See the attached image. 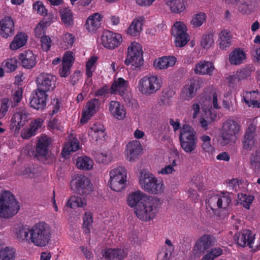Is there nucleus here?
<instances>
[{
  "label": "nucleus",
  "mask_w": 260,
  "mask_h": 260,
  "mask_svg": "<svg viewBox=\"0 0 260 260\" xmlns=\"http://www.w3.org/2000/svg\"><path fill=\"white\" fill-rule=\"evenodd\" d=\"M51 235L50 226L44 222H39L31 226V243L37 246H46L50 242Z\"/></svg>",
  "instance_id": "obj_1"
},
{
  "label": "nucleus",
  "mask_w": 260,
  "mask_h": 260,
  "mask_svg": "<svg viewBox=\"0 0 260 260\" xmlns=\"http://www.w3.org/2000/svg\"><path fill=\"white\" fill-rule=\"evenodd\" d=\"M159 201L156 198L148 197L135 208V213L142 220L148 221L153 218L157 212Z\"/></svg>",
  "instance_id": "obj_2"
},
{
  "label": "nucleus",
  "mask_w": 260,
  "mask_h": 260,
  "mask_svg": "<svg viewBox=\"0 0 260 260\" xmlns=\"http://www.w3.org/2000/svg\"><path fill=\"white\" fill-rule=\"evenodd\" d=\"M179 140L181 148L186 153H192L197 148L198 137L194 129L188 124H183L180 130Z\"/></svg>",
  "instance_id": "obj_3"
},
{
  "label": "nucleus",
  "mask_w": 260,
  "mask_h": 260,
  "mask_svg": "<svg viewBox=\"0 0 260 260\" xmlns=\"http://www.w3.org/2000/svg\"><path fill=\"white\" fill-rule=\"evenodd\" d=\"M240 126L233 120L225 121L219 136L218 142L221 146H224L231 143H235L238 139Z\"/></svg>",
  "instance_id": "obj_4"
},
{
  "label": "nucleus",
  "mask_w": 260,
  "mask_h": 260,
  "mask_svg": "<svg viewBox=\"0 0 260 260\" xmlns=\"http://www.w3.org/2000/svg\"><path fill=\"white\" fill-rule=\"evenodd\" d=\"M19 210L18 203L11 192L5 191L0 194V217L9 218Z\"/></svg>",
  "instance_id": "obj_5"
},
{
  "label": "nucleus",
  "mask_w": 260,
  "mask_h": 260,
  "mask_svg": "<svg viewBox=\"0 0 260 260\" xmlns=\"http://www.w3.org/2000/svg\"><path fill=\"white\" fill-rule=\"evenodd\" d=\"M126 65L131 63L134 69L140 67L143 64V51L141 45L137 42L131 43L128 47L127 57L124 61Z\"/></svg>",
  "instance_id": "obj_6"
},
{
  "label": "nucleus",
  "mask_w": 260,
  "mask_h": 260,
  "mask_svg": "<svg viewBox=\"0 0 260 260\" xmlns=\"http://www.w3.org/2000/svg\"><path fill=\"white\" fill-rule=\"evenodd\" d=\"M140 181L142 188L149 193L157 194L164 191L163 181L158 179L152 174H145L144 178Z\"/></svg>",
  "instance_id": "obj_7"
},
{
  "label": "nucleus",
  "mask_w": 260,
  "mask_h": 260,
  "mask_svg": "<svg viewBox=\"0 0 260 260\" xmlns=\"http://www.w3.org/2000/svg\"><path fill=\"white\" fill-rule=\"evenodd\" d=\"M109 186L116 191H120L125 187L126 171L124 167H119L110 172Z\"/></svg>",
  "instance_id": "obj_8"
},
{
  "label": "nucleus",
  "mask_w": 260,
  "mask_h": 260,
  "mask_svg": "<svg viewBox=\"0 0 260 260\" xmlns=\"http://www.w3.org/2000/svg\"><path fill=\"white\" fill-rule=\"evenodd\" d=\"M161 86V84L158 78L155 76H151L142 78L139 81L138 88L142 94L150 95L155 93Z\"/></svg>",
  "instance_id": "obj_9"
},
{
  "label": "nucleus",
  "mask_w": 260,
  "mask_h": 260,
  "mask_svg": "<svg viewBox=\"0 0 260 260\" xmlns=\"http://www.w3.org/2000/svg\"><path fill=\"white\" fill-rule=\"evenodd\" d=\"M56 77L52 74L42 73L36 79L37 90L45 92L51 91L55 87Z\"/></svg>",
  "instance_id": "obj_10"
},
{
  "label": "nucleus",
  "mask_w": 260,
  "mask_h": 260,
  "mask_svg": "<svg viewBox=\"0 0 260 260\" xmlns=\"http://www.w3.org/2000/svg\"><path fill=\"white\" fill-rule=\"evenodd\" d=\"M216 242L215 238L208 234L201 237L196 242L193 247V253L197 256H200L209 248L214 245Z\"/></svg>",
  "instance_id": "obj_11"
},
{
  "label": "nucleus",
  "mask_w": 260,
  "mask_h": 260,
  "mask_svg": "<svg viewBox=\"0 0 260 260\" xmlns=\"http://www.w3.org/2000/svg\"><path fill=\"white\" fill-rule=\"evenodd\" d=\"M254 239L255 234L249 230H243L241 233L235 235V239L239 246L244 247L247 245L254 251H256L258 247L254 244Z\"/></svg>",
  "instance_id": "obj_12"
},
{
  "label": "nucleus",
  "mask_w": 260,
  "mask_h": 260,
  "mask_svg": "<svg viewBox=\"0 0 260 260\" xmlns=\"http://www.w3.org/2000/svg\"><path fill=\"white\" fill-rule=\"evenodd\" d=\"M72 183L75 185L76 192L81 196H86L92 190L91 182L84 175H77L73 180Z\"/></svg>",
  "instance_id": "obj_13"
},
{
  "label": "nucleus",
  "mask_w": 260,
  "mask_h": 260,
  "mask_svg": "<svg viewBox=\"0 0 260 260\" xmlns=\"http://www.w3.org/2000/svg\"><path fill=\"white\" fill-rule=\"evenodd\" d=\"M231 202L229 193H222V195H215L211 197L208 201L209 206L213 211L217 208H226Z\"/></svg>",
  "instance_id": "obj_14"
},
{
  "label": "nucleus",
  "mask_w": 260,
  "mask_h": 260,
  "mask_svg": "<svg viewBox=\"0 0 260 260\" xmlns=\"http://www.w3.org/2000/svg\"><path fill=\"white\" fill-rule=\"evenodd\" d=\"M143 148L139 141H133L126 145V159L129 161H136L142 154Z\"/></svg>",
  "instance_id": "obj_15"
},
{
  "label": "nucleus",
  "mask_w": 260,
  "mask_h": 260,
  "mask_svg": "<svg viewBox=\"0 0 260 260\" xmlns=\"http://www.w3.org/2000/svg\"><path fill=\"white\" fill-rule=\"evenodd\" d=\"M200 88V81L197 79H191L183 87L181 96L184 101H189L197 93L198 89Z\"/></svg>",
  "instance_id": "obj_16"
},
{
  "label": "nucleus",
  "mask_w": 260,
  "mask_h": 260,
  "mask_svg": "<svg viewBox=\"0 0 260 260\" xmlns=\"http://www.w3.org/2000/svg\"><path fill=\"white\" fill-rule=\"evenodd\" d=\"M103 45L107 48L113 49L122 41L120 34H106L101 37Z\"/></svg>",
  "instance_id": "obj_17"
},
{
  "label": "nucleus",
  "mask_w": 260,
  "mask_h": 260,
  "mask_svg": "<svg viewBox=\"0 0 260 260\" xmlns=\"http://www.w3.org/2000/svg\"><path fill=\"white\" fill-rule=\"evenodd\" d=\"M255 126L250 124L246 131L242 140L243 148L246 150H250L254 146L256 140L255 139Z\"/></svg>",
  "instance_id": "obj_18"
},
{
  "label": "nucleus",
  "mask_w": 260,
  "mask_h": 260,
  "mask_svg": "<svg viewBox=\"0 0 260 260\" xmlns=\"http://www.w3.org/2000/svg\"><path fill=\"white\" fill-rule=\"evenodd\" d=\"M47 97L46 93L36 89L29 104L31 107L36 110H43L46 105Z\"/></svg>",
  "instance_id": "obj_19"
},
{
  "label": "nucleus",
  "mask_w": 260,
  "mask_h": 260,
  "mask_svg": "<svg viewBox=\"0 0 260 260\" xmlns=\"http://www.w3.org/2000/svg\"><path fill=\"white\" fill-rule=\"evenodd\" d=\"M214 69L215 68L212 62L206 60H201L196 64L194 72L197 75H211Z\"/></svg>",
  "instance_id": "obj_20"
},
{
  "label": "nucleus",
  "mask_w": 260,
  "mask_h": 260,
  "mask_svg": "<svg viewBox=\"0 0 260 260\" xmlns=\"http://www.w3.org/2000/svg\"><path fill=\"white\" fill-rule=\"evenodd\" d=\"M19 59L22 66L26 69H31L36 63V57L30 50H27L20 54Z\"/></svg>",
  "instance_id": "obj_21"
},
{
  "label": "nucleus",
  "mask_w": 260,
  "mask_h": 260,
  "mask_svg": "<svg viewBox=\"0 0 260 260\" xmlns=\"http://www.w3.org/2000/svg\"><path fill=\"white\" fill-rule=\"evenodd\" d=\"M103 16L99 13L90 15L86 20L85 26L88 31H95L101 27Z\"/></svg>",
  "instance_id": "obj_22"
},
{
  "label": "nucleus",
  "mask_w": 260,
  "mask_h": 260,
  "mask_svg": "<svg viewBox=\"0 0 260 260\" xmlns=\"http://www.w3.org/2000/svg\"><path fill=\"white\" fill-rule=\"evenodd\" d=\"M88 134L92 138V140H95V141L99 140H104L106 136L105 128L101 123L94 124L89 128Z\"/></svg>",
  "instance_id": "obj_23"
},
{
  "label": "nucleus",
  "mask_w": 260,
  "mask_h": 260,
  "mask_svg": "<svg viewBox=\"0 0 260 260\" xmlns=\"http://www.w3.org/2000/svg\"><path fill=\"white\" fill-rule=\"evenodd\" d=\"M246 54L240 48L234 49L229 54V62L234 65L241 64L246 59Z\"/></svg>",
  "instance_id": "obj_24"
},
{
  "label": "nucleus",
  "mask_w": 260,
  "mask_h": 260,
  "mask_svg": "<svg viewBox=\"0 0 260 260\" xmlns=\"http://www.w3.org/2000/svg\"><path fill=\"white\" fill-rule=\"evenodd\" d=\"M127 253L124 250L120 248H108L103 254L106 259H116L117 260H123L126 257Z\"/></svg>",
  "instance_id": "obj_25"
},
{
  "label": "nucleus",
  "mask_w": 260,
  "mask_h": 260,
  "mask_svg": "<svg viewBox=\"0 0 260 260\" xmlns=\"http://www.w3.org/2000/svg\"><path fill=\"white\" fill-rule=\"evenodd\" d=\"M109 110L112 115L118 119H122L125 116L126 113L123 106L117 101L110 102Z\"/></svg>",
  "instance_id": "obj_26"
},
{
  "label": "nucleus",
  "mask_w": 260,
  "mask_h": 260,
  "mask_svg": "<svg viewBox=\"0 0 260 260\" xmlns=\"http://www.w3.org/2000/svg\"><path fill=\"white\" fill-rule=\"evenodd\" d=\"M176 62V58L174 56H164L158 60L155 59L153 64L156 69L162 70L173 67Z\"/></svg>",
  "instance_id": "obj_27"
},
{
  "label": "nucleus",
  "mask_w": 260,
  "mask_h": 260,
  "mask_svg": "<svg viewBox=\"0 0 260 260\" xmlns=\"http://www.w3.org/2000/svg\"><path fill=\"white\" fill-rule=\"evenodd\" d=\"M31 226L22 225L19 227L16 232V237L20 242L25 241L28 243H31L30 238Z\"/></svg>",
  "instance_id": "obj_28"
},
{
  "label": "nucleus",
  "mask_w": 260,
  "mask_h": 260,
  "mask_svg": "<svg viewBox=\"0 0 260 260\" xmlns=\"http://www.w3.org/2000/svg\"><path fill=\"white\" fill-rule=\"evenodd\" d=\"M49 144V141L46 136L41 137L38 141L36 146V153L35 156H46L48 152V147Z\"/></svg>",
  "instance_id": "obj_29"
},
{
  "label": "nucleus",
  "mask_w": 260,
  "mask_h": 260,
  "mask_svg": "<svg viewBox=\"0 0 260 260\" xmlns=\"http://www.w3.org/2000/svg\"><path fill=\"white\" fill-rule=\"evenodd\" d=\"M42 120L41 119H38L32 122L29 125V127L23 129L21 132V137L23 139H28L32 136L36 134L37 130L41 127Z\"/></svg>",
  "instance_id": "obj_30"
},
{
  "label": "nucleus",
  "mask_w": 260,
  "mask_h": 260,
  "mask_svg": "<svg viewBox=\"0 0 260 260\" xmlns=\"http://www.w3.org/2000/svg\"><path fill=\"white\" fill-rule=\"evenodd\" d=\"M145 198H148V197L145 196L141 191L133 192L130 193L127 198L128 205L132 207H136L139 203L142 202L143 199Z\"/></svg>",
  "instance_id": "obj_31"
},
{
  "label": "nucleus",
  "mask_w": 260,
  "mask_h": 260,
  "mask_svg": "<svg viewBox=\"0 0 260 260\" xmlns=\"http://www.w3.org/2000/svg\"><path fill=\"white\" fill-rule=\"evenodd\" d=\"M26 118V115L23 114L22 112L16 113L11 120V129H14L15 132H18L24 124V122Z\"/></svg>",
  "instance_id": "obj_32"
},
{
  "label": "nucleus",
  "mask_w": 260,
  "mask_h": 260,
  "mask_svg": "<svg viewBox=\"0 0 260 260\" xmlns=\"http://www.w3.org/2000/svg\"><path fill=\"white\" fill-rule=\"evenodd\" d=\"M27 40L26 34H17L10 44V49L15 50L23 47L25 45Z\"/></svg>",
  "instance_id": "obj_33"
},
{
  "label": "nucleus",
  "mask_w": 260,
  "mask_h": 260,
  "mask_svg": "<svg viewBox=\"0 0 260 260\" xmlns=\"http://www.w3.org/2000/svg\"><path fill=\"white\" fill-rule=\"evenodd\" d=\"M217 43L220 49L226 50L232 45V36L230 34H218Z\"/></svg>",
  "instance_id": "obj_34"
},
{
  "label": "nucleus",
  "mask_w": 260,
  "mask_h": 260,
  "mask_svg": "<svg viewBox=\"0 0 260 260\" xmlns=\"http://www.w3.org/2000/svg\"><path fill=\"white\" fill-rule=\"evenodd\" d=\"M127 82L122 78H119L117 80H115L111 87V92L115 93L118 92L122 95L127 87Z\"/></svg>",
  "instance_id": "obj_35"
},
{
  "label": "nucleus",
  "mask_w": 260,
  "mask_h": 260,
  "mask_svg": "<svg viewBox=\"0 0 260 260\" xmlns=\"http://www.w3.org/2000/svg\"><path fill=\"white\" fill-rule=\"evenodd\" d=\"M66 206L71 208L75 207H84L86 206V200L84 198H81L76 196H72L68 200Z\"/></svg>",
  "instance_id": "obj_36"
},
{
  "label": "nucleus",
  "mask_w": 260,
  "mask_h": 260,
  "mask_svg": "<svg viewBox=\"0 0 260 260\" xmlns=\"http://www.w3.org/2000/svg\"><path fill=\"white\" fill-rule=\"evenodd\" d=\"M166 4L170 10L174 13H180L185 9V6L182 0H166Z\"/></svg>",
  "instance_id": "obj_37"
},
{
  "label": "nucleus",
  "mask_w": 260,
  "mask_h": 260,
  "mask_svg": "<svg viewBox=\"0 0 260 260\" xmlns=\"http://www.w3.org/2000/svg\"><path fill=\"white\" fill-rule=\"evenodd\" d=\"M0 30L4 32H13L14 22L10 17H5L0 21Z\"/></svg>",
  "instance_id": "obj_38"
},
{
  "label": "nucleus",
  "mask_w": 260,
  "mask_h": 260,
  "mask_svg": "<svg viewBox=\"0 0 260 260\" xmlns=\"http://www.w3.org/2000/svg\"><path fill=\"white\" fill-rule=\"evenodd\" d=\"M93 161L88 157H79L76 160V166L79 169L89 170L92 168Z\"/></svg>",
  "instance_id": "obj_39"
},
{
  "label": "nucleus",
  "mask_w": 260,
  "mask_h": 260,
  "mask_svg": "<svg viewBox=\"0 0 260 260\" xmlns=\"http://www.w3.org/2000/svg\"><path fill=\"white\" fill-rule=\"evenodd\" d=\"M144 18L139 17L135 18L128 28V32H140L143 30Z\"/></svg>",
  "instance_id": "obj_40"
},
{
  "label": "nucleus",
  "mask_w": 260,
  "mask_h": 260,
  "mask_svg": "<svg viewBox=\"0 0 260 260\" xmlns=\"http://www.w3.org/2000/svg\"><path fill=\"white\" fill-rule=\"evenodd\" d=\"M15 252L9 247L2 248L0 250V260H15Z\"/></svg>",
  "instance_id": "obj_41"
},
{
  "label": "nucleus",
  "mask_w": 260,
  "mask_h": 260,
  "mask_svg": "<svg viewBox=\"0 0 260 260\" xmlns=\"http://www.w3.org/2000/svg\"><path fill=\"white\" fill-rule=\"evenodd\" d=\"M174 36L175 37V45L177 47H184L190 40L188 34H175Z\"/></svg>",
  "instance_id": "obj_42"
},
{
  "label": "nucleus",
  "mask_w": 260,
  "mask_h": 260,
  "mask_svg": "<svg viewBox=\"0 0 260 260\" xmlns=\"http://www.w3.org/2000/svg\"><path fill=\"white\" fill-rule=\"evenodd\" d=\"M61 19L63 23L69 26L73 24V15L71 10L64 8L60 10Z\"/></svg>",
  "instance_id": "obj_43"
},
{
  "label": "nucleus",
  "mask_w": 260,
  "mask_h": 260,
  "mask_svg": "<svg viewBox=\"0 0 260 260\" xmlns=\"http://www.w3.org/2000/svg\"><path fill=\"white\" fill-rule=\"evenodd\" d=\"M75 41V37L73 34H64L62 36V48L64 49L72 47Z\"/></svg>",
  "instance_id": "obj_44"
},
{
  "label": "nucleus",
  "mask_w": 260,
  "mask_h": 260,
  "mask_svg": "<svg viewBox=\"0 0 260 260\" xmlns=\"http://www.w3.org/2000/svg\"><path fill=\"white\" fill-rule=\"evenodd\" d=\"M100 106L99 100L93 99L89 100L86 105V111L90 115H93L99 109Z\"/></svg>",
  "instance_id": "obj_45"
},
{
  "label": "nucleus",
  "mask_w": 260,
  "mask_h": 260,
  "mask_svg": "<svg viewBox=\"0 0 260 260\" xmlns=\"http://www.w3.org/2000/svg\"><path fill=\"white\" fill-rule=\"evenodd\" d=\"M206 18V14L201 12L194 15L190 23L193 27H197L201 26L205 21Z\"/></svg>",
  "instance_id": "obj_46"
},
{
  "label": "nucleus",
  "mask_w": 260,
  "mask_h": 260,
  "mask_svg": "<svg viewBox=\"0 0 260 260\" xmlns=\"http://www.w3.org/2000/svg\"><path fill=\"white\" fill-rule=\"evenodd\" d=\"M214 42L213 34H206L203 35L201 44L203 48L208 49L212 46Z\"/></svg>",
  "instance_id": "obj_47"
},
{
  "label": "nucleus",
  "mask_w": 260,
  "mask_h": 260,
  "mask_svg": "<svg viewBox=\"0 0 260 260\" xmlns=\"http://www.w3.org/2000/svg\"><path fill=\"white\" fill-rule=\"evenodd\" d=\"M254 68L251 64H249L243 68L237 74L239 79H244L250 76L252 72L254 71Z\"/></svg>",
  "instance_id": "obj_48"
},
{
  "label": "nucleus",
  "mask_w": 260,
  "mask_h": 260,
  "mask_svg": "<svg viewBox=\"0 0 260 260\" xmlns=\"http://www.w3.org/2000/svg\"><path fill=\"white\" fill-rule=\"evenodd\" d=\"M92 222V216L90 213H85L83 217V227L84 232L89 234L90 232V228Z\"/></svg>",
  "instance_id": "obj_49"
},
{
  "label": "nucleus",
  "mask_w": 260,
  "mask_h": 260,
  "mask_svg": "<svg viewBox=\"0 0 260 260\" xmlns=\"http://www.w3.org/2000/svg\"><path fill=\"white\" fill-rule=\"evenodd\" d=\"M98 60V57L96 56L91 57L86 62V75L88 77H91L92 75L93 72L94 71V69L93 68V66L96 63Z\"/></svg>",
  "instance_id": "obj_50"
},
{
  "label": "nucleus",
  "mask_w": 260,
  "mask_h": 260,
  "mask_svg": "<svg viewBox=\"0 0 260 260\" xmlns=\"http://www.w3.org/2000/svg\"><path fill=\"white\" fill-rule=\"evenodd\" d=\"M250 164L252 168L257 170L260 168V154L258 151L253 153L250 158Z\"/></svg>",
  "instance_id": "obj_51"
},
{
  "label": "nucleus",
  "mask_w": 260,
  "mask_h": 260,
  "mask_svg": "<svg viewBox=\"0 0 260 260\" xmlns=\"http://www.w3.org/2000/svg\"><path fill=\"white\" fill-rule=\"evenodd\" d=\"M187 30L186 25L181 21L175 22L172 27L173 32H186Z\"/></svg>",
  "instance_id": "obj_52"
},
{
  "label": "nucleus",
  "mask_w": 260,
  "mask_h": 260,
  "mask_svg": "<svg viewBox=\"0 0 260 260\" xmlns=\"http://www.w3.org/2000/svg\"><path fill=\"white\" fill-rule=\"evenodd\" d=\"M41 47L44 51H48L51 45V38L46 35H43L41 38Z\"/></svg>",
  "instance_id": "obj_53"
},
{
  "label": "nucleus",
  "mask_w": 260,
  "mask_h": 260,
  "mask_svg": "<svg viewBox=\"0 0 260 260\" xmlns=\"http://www.w3.org/2000/svg\"><path fill=\"white\" fill-rule=\"evenodd\" d=\"M4 67L7 69L8 72H13L17 67V61L14 58L9 59L5 62Z\"/></svg>",
  "instance_id": "obj_54"
},
{
  "label": "nucleus",
  "mask_w": 260,
  "mask_h": 260,
  "mask_svg": "<svg viewBox=\"0 0 260 260\" xmlns=\"http://www.w3.org/2000/svg\"><path fill=\"white\" fill-rule=\"evenodd\" d=\"M254 197L252 196H247L246 194H242L240 198L241 204L243 205V207L248 209L250 207V205L252 203Z\"/></svg>",
  "instance_id": "obj_55"
},
{
  "label": "nucleus",
  "mask_w": 260,
  "mask_h": 260,
  "mask_svg": "<svg viewBox=\"0 0 260 260\" xmlns=\"http://www.w3.org/2000/svg\"><path fill=\"white\" fill-rule=\"evenodd\" d=\"M20 175L25 176L27 178H33L36 176L37 173L34 168L27 167L22 169Z\"/></svg>",
  "instance_id": "obj_56"
},
{
  "label": "nucleus",
  "mask_w": 260,
  "mask_h": 260,
  "mask_svg": "<svg viewBox=\"0 0 260 260\" xmlns=\"http://www.w3.org/2000/svg\"><path fill=\"white\" fill-rule=\"evenodd\" d=\"M239 10L243 13H246L249 9V6L251 5L250 0H241L239 3Z\"/></svg>",
  "instance_id": "obj_57"
},
{
  "label": "nucleus",
  "mask_w": 260,
  "mask_h": 260,
  "mask_svg": "<svg viewBox=\"0 0 260 260\" xmlns=\"http://www.w3.org/2000/svg\"><path fill=\"white\" fill-rule=\"evenodd\" d=\"M74 61V58L73 56V53L71 51H67L63 57L62 64H65L72 67Z\"/></svg>",
  "instance_id": "obj_58"
},
{
  "label": "nucleus",
  "mask_w": 260,
  "mask_h": 260,
  "mask_svg": "<svg viewBox=\"0 0 260 260\" xmlns=\"http://www.w3.org/2000/svg\"><path fill=\"white\" fill-rule=\"evenodd\" d=\"M33 9L37 11V12L40 15H47V10L45 8L42 2L40 1H37L33 5Z\"/></svg>",
  "instance_id": "obj_59"
},
{
  "label": "nucleus",
  "mask_w": 260,
  "mask_h": 260,
  "mask_svg": "<svg viewBox=\"0 0 260 260\" xmlns=\"http://www.w3.org/2000/svg\"><path fill=\"white\" fill-rule=\"evenodd\" d=\"M9 100L7 98L2 99L1 103V108L0 109V116L3 117L5 116L8 108Z\"/></svg>",
  "instance_id": "obj_60"
},
{
  "label": "nucleus",
  "mask_w": 260,
  "mask_h": 260,
  "mask_svg": "<svg viewBox=\"0 0 260 260\" xmlns=\"http://www.w3.org/2000/svg\"><path fill=\"white\" fill-rule=\"evenodd\" d=\"M61 68L59 69V74L62 77H67L70 74V68L71 67L65 64H62Z\"/></svg>",
  "instance_id": "obj_61"
},
{
  "label": "nucleus",
  "mask_w": 260,
  "mask_h": 260,
  "mask_svg": "<svg viewBox=\"0 0 260 260\" xmlns=\"http://www.w3.org/2000/svg\"><path fill=\"white\" fill-rule=\"evenodd\" d=\"M22 93L19 90H16L15 91L13 95V99L14 100V106H16L18 103H19L21 100Z\"/></svg>",
  "instance_id": "obj_62"
},
{
  "label": "nucleus",
  "mask_w": 260,
  "mask_h": 260,
  "mask_svg": "<svg viewBox=\"0 0 260 260\" xmlns=\"http://www.w3.org/2000/svg\"><path fill=\"white\" fill-rule=\"evenodd\" d=\"M80 72L76 71L71 76V83L73 85H74L78 81H79L80 77Z\"/></svg>",
  "instance_id": "obj_63"
},
{
  "label": "nucleus",
  "mask_w": 260,
  "mask_h": 260,
  "mask_svg": "<svg viewBox=\"0 0 260 260\" xmlns=\"http://www.w3.org/2000/svg\"><path fill=\"white\" fill-rule=\"evenodd\" d=\"M174 171H175V170L174 168H173L172 166L168 165L164 168H162L159 173L162 174H169L172 173Z\"/></svg>",
  "instance_id": "obj_64"
}]
</instances>
